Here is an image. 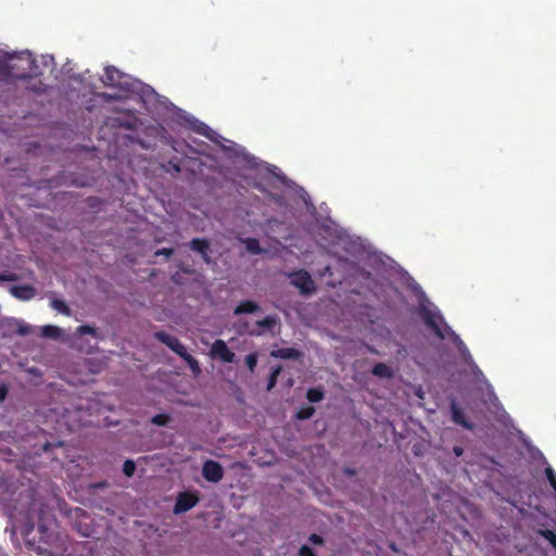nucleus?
<instances>
[{
	"instance_id": "obj_1",
	"label": "nucleus",
	"mask_w": 556,
	"mask_h": 556,
	"mask_svg": "<svg viewBox=\"0 0 556 556\" xmlns=\"http://www.w3.org/2000/svg\"><path fill=\"white\" fill-rule=\"evenodd\" d=\"M55 518L46 508L30 509L27 522L21 530L26 544L41 556H52L59 547Z\"/></svg>"
},
{
	"instance_id": "obj_2",
	"label": "nucleus",
	"mask_w": 556,
	"mask_h": 556,
	"mask_svg": "<svg viewBox=\"0 0 556 556\" xmlns=\"http://www.w3.org/2000/svg\"><path fill=\"white\" fill-rule=\"evenodd\" d=\"M420 315L426 326L430 328L439 339L443 340L446 336L452 339L465 363H473L472 356L464 341L456 332L451 329V327L444 321V318L439 313L422 306L420 309Z\"/></svg>"
},
{
	"instance_id": "obj_3",
	"label": "nucleus",
	"mask_w": 556,
	"mask_h": 556,
	"mask_svg": "<svg viewBox=\"0 0 556 556\" xmlns=\"http://www.w3.org/2000/svg\"><path fill=\"white\" fill-rule=\"evenodd\" d=\"M37 70L36 61L30 53L10 54L7 65L0 68V74L16 80H27L38 75Z\"/></svg>"
},
{
	"instance_id": "obj_4",
	"label": "nucleus",
	"mask_w": 556,
	"mask_h": 556,
	"mask_svg": "<svg viewBox=\"0 0 556 556\" xmlns=\"http://www.w3.org/2000/svg\"><path fill=\"white\" fill-rule=\"evenodd\" d=\"M291 285L299 289L303 295L312 294L316 291V286L308 271L299 269L290 273Z\"/></svg>"
},
{
	"instance_id": "obj_5",
	"label": "nucleus",
	"mask_w": 556,
	"mask_h": 556,
	"mask_svg": "<svg viewBox=\"0 0 556 556\" xmlns=\"http://www.w3.org/2000/svg\"><path fill=\"white\" fill-rule=\"evenodd\" d=\"M210 356L212 358H218L223 363H233L236 357L235 353L228 349L226 342L222 339H217L213 342Z\"/></svg>"
},
{
	"instance_id": "obj_6",
	"label": "nucleus",
	"mask_w": 556,
	"mask_h": 556,
	"mask_svg": "<svg viewBox=\"0 0 556 556\" xmlns=\"http://www.w3.org/2000/svg\"><path fill=\"white\" fill-rule=\"evenodd\" d=\"M202 476L206 481L217 483L224 477V468L218 462L206 460L202 467Z\"/></svg>"
},
{
	"instance_id": "obj_7",
	"label": "nucleus",
	"mask_w": 556,
	"mask_h": 556,
	"mask_svg": "<svg viewBox=\"0 0 556 556\" xmlns=\"http://www.w3.org/2000/svg\"><path fill=\"white\" fill-rule=\"evenodd\" d=\"M199 502V497L195 494L189 492H180L176 498L174 506V513L176 515L187 513L192 509Z\"/></svg>"
},
{
	"instance_id": "obj_8",
	"label": "nucleus",
	"mask_w": 556,
	"mask_h": 556,
	"mask_svg": "<svg viewBox=\"0 0 556 556\" xmlns=\"http://www.w3.org/2000/svg\"><path fill=\"white\" fill-rule=\"evenodd\" d=\"M154 338L157 339L163 344H165L178 356L186 350V346L180 342V340L177 337H174L163 330L156 331L154 333Z\"/></svg>"
},
{
	"instance_id": "obj_9",
	"label": "nucleus",
	"mask_w": 556,
	"mask_h": 556,
	"mask_svg": "<svg viewBox=\"0 0 556 556\" xmlns=\"http://www.w3.org/2000/svg\"><path fill=\"white\" fill-rule=\"evenodd\" d=\"M451 416L454 424L462 426L464 429L472 430L475 425L469 421L462 408L458 407L455 400L451 401Z\"/></svg>"
},
{
	"instance_id": "obj_10",
	"label": "nucleus",
	"mask_w": 556,
	"mask_h": 556,
	"mask_svg": "<svg viewBox=\"0 0 556 556\" xmlns=\"http://www.w3.org/2000/svg\"><path fill=\"white\" fill-rule=\"evenodd\" d=\"M122 78L123 73L118 71L115 66L110 65L104 68L102 83L109 87H119Z\"/></svg>"
},
{
	"instance_id": "obj_11",
	"label": "nucleus",
	"mask_w": 556,
	"mask_h": 556,
	"mask_svg": "<svg viewBox=\"0 0 556 556\" xmlns=\"http://www.w3.org/2000/svg\"><path fill=\"white\" fill-rule=\"evenodd\" d=\"M11 294L22 301L31 300L36 295V289L30 285L12 286Z\"/></svg>"
},
{
	"instance_id": "obj_12",
	"label": "nucleus",
	"mask_w": 556,
	"mask_h": 556,
	"mask_svg": "<svg viewBox=\"0 0 556 556\" xmlns=\"http://www.w3.org/2000/svg\"><path fill=\"white\" fill-rule=\"evenodd\" d=\"M189 247L191 250L199 252L206 264L211 262V258L207 254L210 243L206 239L194 238L190 241Z\"/></svg>"
},
{
	"instance_id": "obj_13",
	"label": "nucleus",
	"mask_w": 556,
	"mask_h": 556,
	"mask_svg": "<svg viewBox=\"0 0 556 556\" xmlns=\"http://www.w3.org/2000/svg\"><path fill=\"white\" fill-rule=\"evenodd\" d=\"M271 356L281 359H298L302 353L294 348H280L271 352Z\"/></svg>"
},
{
	"instance_id": "obj_14",
	"label": "nucleus",
	"mask_w": 556,
	"mask_h": 556,
	"mask_svg": "<svg viewBox=\"0 0 556 556\" xmlns=\"http://www.w3.org/2000/svg\"><path fill=\"white\" fill-rule=\"evenodd\" d=\"M261 309L260 305L253 301L245 300L241 301L233 311L235 315H241V314H253Z\"/></svg>"
},
{
	"instance_id": "obj_15",
	"label": "nucleus",
	"mask_w": 556,
	"mask_h": 556,
	"mask_svg": "<svg viewBox=\"0 0 556 556\" xmlns=\"http://www.w3.org/2000/svg\"><path fill=\"white\" fill-rule=\"evenodd\" d=\"M179 357H181L187 363V365L189 366L194 376L201 374V367L198 359L194 358L191 354H189L187 352V349L182 353H180Z\"/></svg>"
},
{
	"instance_id": "obj_16",
	"label": "nucleus",
	"mask_w": 556,
	"mask_h": 556,
	"mask_svg": "<svg viewBox=\"0 0 556 556\" xmlns=\"http://www.w3.org/2000/svg\"><path fill=\"white\" fill-rule=\"evenodd\" d=\"M371 372L374 376L379 378H392L393 371L392 369L384 363H377L372 369Z\"/></svg>"
},
{
	"instance_id": "obj_17",
	"label": "nucleus",
	"mask_w": 556,
	"mask_h": 556,
	"mask_svg": "<svg viewBox=\"0 0 556 556\" xmlns=\"http://www.w3.org/2000/svg\"><path fill=\"white\" fill-rule=\"evenodd\" d=\"M245 245V249L251 254H261L264 252V249H262L260 241L256 238H245L242 241Z\"/></svg>"
},
{
	"instance_id": "obj_18",
	"label": "nucleus",
	"mask_w": 556,
	"mask_h": 556,
	"mask_svg": "<svg viewBox=\"0 0 556 556\" xmlns=\"http://www.w3.org/2000/svg\"><path fill=\"white\" fill-rule=\"evenodd\" d=\"M325 397V392L321 388H311L307 390L306 399L311 403H318Z\"/></svg>"
},
{
	"instance_id": "obj_19",
	"label": "nucleus",
	"mask_w": 556,
	"mask_h": 556,
	"mask_svg": "<svg viewBox=\"0 0 556 556\" xmlns=\"http://www.w3.org/2000/svg\"><path fill=\"white\" fill-rule=\"evenodd\" d=\"M50 305L52 308H54L55 311H58L59 313H61L65 316H71V314H72L71 308L63 300L53 299L50 302Z\"/></svg>"
},
{
	"instance_id": "obj_20",
	"label": "nucleus",
	"mask_w": 556,
	"mask_h": 556,
	"mask_svg": "<svg viewBox=\"0 0 556 556\" xmlns=\"http://www.w3.org/2000/svg\"><path fill=\"white\" fill-rule=\"evenodd\" d=\"M315 413V408L309 405H304L296 412V418L300 420L309 419Z\"/></svg>"
},
{
	"instance_id": "obj_21",
	"label": "nucleus",
	"mask_w": 556,
	"mask_h": 556,
	"mask_svg": "<svg viewBox=\"0 0 556 556\" xmlns=\"http://www.w3.org/2000/svg\"><path fill=\"white\" fill-rule=\"evenodd\" d=\"M536 533L539 535H541L542 538H544L546 541H548V543L554 547V549L556 551V533L552 530H548V529H539L536 531Z\"/></svg>"
},
{
	"instance_id": "obj_22",
	"label": "nucleus",
	"mask_w": 556,
	"mask_h": 556,
	"mask_svg": "<svg viewBox=\"0 0 556 556\" xmlns=\"http://www.w3.org/2000/svg\"><path fill=\"white\" fill-rule=\"evenodd\" d=\"M281 366H276L275 368L271 369L270 371V375L268 377V381H267V390H271L276 383H277V379L281 372Z\"/></svg>"
},
{
	"instance_id": "obj_23",
	"label": "nucleus",
	"mask_w": 556,
	"mask_h": 556,
	"mask_svg": "<svg viewBox=\"0 0 556 556\" xmlns=\"http://www.w3.org/2000/svg\"><path fill=\"white\" fill-rule=\"evenodd\" d=\"M42 334L48 338H58L61 334V329L56 326L47 325L42 327Z\"/></svg>"
},
{
	"instance_id": "obj_24",
	"label": "nucleus",
	"mask_w": 556,
	"mask_h": 556,
	"mask_svg": "<svg viewBox=\"0 0 556 556\" xmlns=\"http://www.w3.org/2000/svg\"><path fill=\"white\" fill-rule=\"evenodd\" d=\"M170 416L168 414H156L152 417L151 422L156 426H166L170 421Z\"/></svg>"
},
{
	"instance_id": "obj_25",
	"label": "nucleus",
	"mask_w": 556,
	"mask_h": 556,
	"mask_svg": "<svg viewBox=\"0 0 556 556\" xmlns=\"http://www.w3.org/2000/svg\"><path fill=\"white\" fill-rule=\"evenodd\" d=\"M135 471H136V464H135V462L131 460V459L125 460V463L123 465V473L126 477L130 478V477L134 476Z\"/></svg>"
},
{
	"instance_id": "obj_26",
	"label": "nucleus",
	"mask_w": 556,
	"mask_h": 556,
	"mask_svg": "<svg viewBox=\"0 0 556 556\" xmlns=\"http://www.w3.org/2000/svg\"><path fill=\"white\" fill-rule=\"evenodd\" d=\"M260 327L271 329L276 325V318L273 316H266L265 318L257 320Z\"/></svg>"
},
{
	"instance_id": "obj_27",
	"label": "nucleus",
	"mask_w": 556,
	"mask_h": 556,
	"mask_svg": "<svg viewBox=\"0 0 556 556\" xmlns=\"http://www.w3.org/2000/svg\"><path fill=\"white\" fill-rule=\"evenodd\" d=\"M245 365L248 366L249 370L253 372L257 365V355L255 353L247 355Z\"/></svg>"
},
{
	"instance_id": "obj_28",
	"label": "nucleus",
	"mask_w": 556,
	"mask_h": 556,
	"mask_svg": "<svg viewBox=\"0 0 556 556\" xmlns=\"http://www.w3.org/2000/svg\"><path fill=\"white\" fill-rule=\"evenodd\" d=\"M78 333L80 334H91V336H96L97 333V330L96 328L89 326V325H81L78 327L77 329Z\"/></svg>"
},
{
	"instance_id": "obj_29",
	"label": "nucleus",
	"mask_w": 556,
	"mask_h": 556,
	"mask_svg": "<svg viewBox=\"0 0 556 556\" xmlns=\"http://www.w3.org/2000/svg\"><path fill=\"white\" fill-rule=\"evenodd\" d=\"M545 473H546V478L551 484L552 488L556 486V473L555 471L553 470L552 467H547L545 469Z\"/></svg>"
},
{
	"instance_id": "obj_30",
	"label": "nucleus",
	"mask_w": 556,
	"mask_h": 556,
	"mask_svg": "<svg viewBox=\"0 0 556 556\" xmlns=\"http://www.w3.org/2000/svg\"><path fill=\"white\" fill-rule=\"evenodd\" d=\"M211 131H212V129L207 125H205L204 123H201L197 127V132L200 134V135L205 136L206 138H211Z\"/></svg>"
},
{
	"instance_id": "obj_31",
	"label": "nucleus",
	"mask_w": 556,
	"mask_h": 556,
	"mask_svg": "<svg viewBox=\"0 0 556 556\" xmlns=\"http://www.w3.org/2000/svg\"><path fill=\"white\" fill-rule=\"evenodd\" d=\"M211 131H212V129L207 125H205L204 123H201L197 127V132L200 134V135L205 136L206 138H211Z\"/></svg>"
},
{
	"instance_id": "obj_32",
	"label": "nucleus",
	"mask_w": 556,
	"mask_h": 556,
	"mask_svg": "<svg viewBox=\"0 0 556 556\" xmlns=\"http://www.w3.org/2000/svg\"><path fill=\"white\" fill-rule=\"evenodd\" d=\"M18 280V275L14 273H0V282L2 281H16Z\"/></svg>"
},
{
	"instance_id": "obj_33",
	"label": "nucleus",
	"mask_w": 556,
	"mask_h": 556,
	"mask_svg": "<svg viewBox=\"0 0 556 556\" xmlns=\"http://www.w3.org/2000/svg\"><path fill=\"white\" fill-rule=\"evenodd\" d=\"M299 556H316V554L309 546L302 545L299 552Z\"/></svg>"
},
{
	"instance_id": "obj_34",
	"label": "nucleus",
	"mask_w": 556,
	"mask_h": 556,
	"mask_svg": "<svg viewBox=\"0 0 556 556\" xmlns=\"http://www.w3.org/2000/svg\"><path fill=\"white\" fill-rule=\"evenodd\" d=\"M308 540H309L311 543H313L315 545H323L324 544L323 536H320L319 534H316V533L311 534Z\"/></svg>"
},
{
	"instance_id": "obj_35",
	"label": "nucleus",
	"mask_w": 556,
	"mask_h": 556,
	"mask_svg": "<svg viewBox=\"0 0 556 556\" xmlns=\"http://www.w3.org/2000/svg\"><path fill=\"white\" fill-rule=\"evenodd\" d=\"M174 253L173 249L163 248L155 252V255H164L166 257H170Z\"/></svg>"
},
{
	"instance_id": "obj_36",
	"label": "nucleus",
	"mask_w": 556,
	"mask_h": 556,
	"mask_svg": "<svg viewBox=\"0 0 556 556\" xmlns=\"http://www.w3.org/2000/svg\"><path fill=\"white\" fill-rule=\"evenodd\" d=\"M8 394V389L4 386L0 387V401H3Z\"/></svg>"
},
{
	"instance_id": "obj_37",
	"label": "nucleus",
	"mask_w": 556,
	"mask_h": 556,
	"mask_svg": "<svg viewBox=\"0 0 556 556\" xmlns=\"http://www.w3.org/2000/svg\"><path fill=\"white\" fill-rule=\"evenodd\" d=\"M453 452H454V454H455L456 456H462V455H463V453H464V450H463V447H460V446H454V447H453Z\"/></svg>"
},
{
	"instance_id": "obj_38",
	"label": "nucleus",
	"mask_w": 556,
	"mask_h": 556,
	"mask_svg": "<svg viewBox=\"0 0 556 556\" xmlns=\"http://www.w3.org/2000/svg\"><path fill=\"white\" fill-rule=\"evenodd\" d=\"M344 473L348 475V476H354L356 472H355L354 469L345 468L344 469Z\"/></svg>"
},
{
	"instance_id": "obj_39",
	"label": "nucleus",
	"mask_w": 556,
	"mask_h": 556,
	"mask_svg": "<svg viewBox=\"0 0 556 556\" xmlns=\"http://www.w3.org/2000/svg\"><path fill=\"white\" fill-rule=\"evenodd\" d=\"M20 333H22V334H26V333H27V331H26V329H25V328L21 327V328H20Z\"/></svg>"
},
{
	"instance_id": "obj_40",
	"label": "nucleus",
	"mask_w": 556,
	"mask_h": 556,
	"mask_svg": "<svg viewBox=\"0 0 556 556\" xmlns=\"http://www.w3.org/2000/svg\"><path fill=\"white\" fill-rule=\"evenodd\" d=\"M325 273L331 274V268H330V266L325 267Z\"/></svg>"
},
{
	"instance_id": "obj_41",
	"label": "nucleus",
	"mask_w": 556,
	"mask_h": 556,
	"mask_svg": "<svg viewBox=\"0 0 556 556\" xmlns=\"http://www.w3.org/2000/svg\"><path fill=\"white\" fill-rule=\"evenodd\" d=\"M174 170H177V172H178V170H179V166H175V167H174Z\"/></svg>"
},
{
	"instance_id": "obj_42",
	"label": "nucleus",
	"mask_w": 556,
	"mask_h": 556,
	"mask_svg": "<svg viewBox=\"0 0 556 556\" xmlns=\"http://www.w3.org/2000/svg\"><path fill=\"white\" fill-rule=\"evenodd\" d=\"M553 489H554V491L556 492V485H555Z\"/></svg>"
}]
</instances>
